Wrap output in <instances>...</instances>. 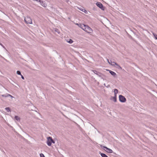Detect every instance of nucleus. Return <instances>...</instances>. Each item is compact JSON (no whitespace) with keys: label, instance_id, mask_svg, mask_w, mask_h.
Segmentation results:
<instances>
[{"label":"nucleus","instance_id":"nucleus-7","mask_svg":"<svg viewBox=\"0 0 157 157\" xmlns=\"http://www.w3.org/2000/svg\"><path fill=\"white\" fill-rule=\"evenodd\" d=\"M97 6L102 10H104V7L102 4L100 2H97L96 4Z\"/></svg>","mask_w":157,"mask_h":157},{"label":"nucleus","instance_id":"nucleus-20","mask_svg":"<svg viewBox=\"0 0 157 157\" xmlns=\"http://www.w3.org/2000/svg\"><path fill=\"white\" fill-rule=\"evenodd\" d=\"M55 31L56 33H57L58 34H59L60 32L59 31V30L57 29H55Z\"/></svg>","mask_w":157,"mask_h":157},{"label":"nucleus","instance_id":"nucleus-9","mask_svg":"<svg viewBox=\"0 0 157 157\" xmlns=\"http://www.w3.org/2000/svg\"><path fill=\"white\" fill-rule=\"evenodd\" d=\"M78 8L80 10L82 11L83 12H84L86 14H87L88 13L87 11L85 9H84L83 8L78 7Z\"/></svg>","mask_w":157,"mask_h":157},{"label":"nucleus","instance_id":"nucleus-26","mask_svg":"<svg viewBox=\"0 0 157 157\" xmlns=\"http://www.w3.org/2000/svg\"><path fill=\"white\" fill-rule=\"evenodd\" d=\"M40 157H45L44 155L42 153H41L40 154Z\"/></svg>","mask_w":157,"mask_h":157},{"label":"nucleus","instance_id":"nucleus-30","mask_svg":"<svg viewBox=\"0 0 157 157\" xmlns=\"http://www.w3.org/2000/svg\"><path fill=\"white\" fill-rule=\"evenodd\" d=\"M107 59V61H108V63H109L110 61H109V59Z\"/></svg>","mask_w":157,"mask_h":157},{"label":"nucleus","instance_id":"nucleus-4","mask_svg":"<svg viewBox=\"0 0 157 157\" xmlns=\"http://www.w3.org/2000/svg\"><path fill=\"white\" fill-rule=\"evenodd\" d=\"M101 147H102V148H103L104 150L105 151L107 152L110 153H112L113 152V151L111 149L109 148L106 147L105 146H101Z\"/></svg>","mask_w":157,"mask_h":157},{"label":"nucleus","instance_id":"nucleus-5","mask_svg":"<svg viewBox=\"0 0 157 157\" xmlns=\"http://www.w3.org/2000/svg\"><path fill=\"white\" fill-rule=\"evenodd\" d=\"M119 100L122 102H124L126 100L125 98L122 95H120L119 96Z\"/></svg>","mask_w":157,"mask_h":157},{"label":"nucleus","instance_id":"nucleus-17","mask_svg":"<svg viewBox=\"0 0 157 157\" xmlns=\"http://www.w3.org/2000/svg\"><path fill=\"white\" fill-rule=\"evenodd\" d=\"M101 155L102 157H108L104 153H101Z\"/></svg>","mask_w":157,"mask_h":157},{"label":"nucleus","instance_id":"nucleus-14","mask_svg":"<svg viewBox=\"0 0 157 157\" xmlns=\"http://www.w3.org/2000/svg\"><path fill=\"white\" fill-rule=\"evenodd\" d=\"M117 68L119 69H121L122 68L119 65H118V64L116 63V64L115 65V66L114 67Z\"/></svg>","mask_w":157,"mask_h":157},{"label":"nucleus","instance_id":"nucleus-15","mask_svg":"<svg viewBox=\"0 0 157 157\" xmlns=\"http://www.w3.org/2000/svg\"><path fill=\"white\" fill-rule=\"evenodd\" d=\"M15 119L17 121H19L20 120V118L17 116H15L14 117Z\"/></svg>","mask_w":157,"mask_h":157},{"label":"nucleus","instance_id":"nucleus-28","mask_svg":"<svg viewBox=\"0 0 157 157\" xmlns=\"http://www.w3.org/2000/svg\"><path fill=\"white\" fill-rule=\"evenodd\" d=\"M21 78L22 79H25L24 77L22 75H21Z\"/></svg>","mask_w":157,"mask_h":157},{"label":"nucleus","instance_id":"nucleus-24","mask_svg":"<svg viewBox=\"0 0 157 157\" xmlns=\"http://www.w3.org/2000/svg\"><path fill=\"white\" fill-rule=\"evenodd\" d=\"M17 74H18V75H21L20 71H17Z\"/></svg>","mask_w":157,"mask_h":157},{"label":"nucleus","instance_id":"nucleus-13","mask_svg":"<svg viewBox=\"0 0 157 157\" xmlns=\"http://www.w3.org/2000/svg\"><path fill=\"white\" fill-rule=\"evenodd\" d=\"M97 75H98L99 77H101V78H103V77L104 75L101 73L98 72Z\"/></svg>","mask_w":157,"mask_h":157},{"label":"nucleus","instance_id":"nucleus-12","mask_svg":"<svg viewBox=\"0 0 157 157\" xmlns=\"http://www.w3.org/2000/svg\"><path fill=\"white\" fill-rule=\"evenodd\" d=\"M77 25L82 29H83V28L84 27L85 25L84 24H77Z\"/></svg>","mask_w":157,"mask_h":157},{"label":"nucleus","instance_id":"nucleus-10","mask_svg":"<svg viewBox=\"0 0 157 157\" xmlns=\"http://www.w3.org/2000/svg\"><path fill=\"white\" fill-rule=\"evenodd\" d=\"M111 100H113L115 102H116L117 101V96L114 95V97H112Z\"/></svg>","mask_w":157,"mask_h":157},{"label":"nucleus","instance_id":"nucleus-11","mask_svg":"<svg viewBox=\"0 0 157 157\" xmlns=\"http://www.w3.org/2000/svg\"><path fill=\"white\" fill-rule=\"evenodd\" d=\"M77 25L82 29H83V28L84 27L85 25L84 24H77Z\"/></svg>","mask_w":157,"mask_h":157},{"label":"nucleus","instance_id":"nucleus-25","mask_svg":"<svg viewBox=\"0 0 157 157\" xmlns=\"http://www.w3.org/2000/svg\"><path fill=\"white\" fill-rule=\"evenodd\" d=\"M93 71L95 73V74L97 75L98 73V72L97 71H96L95 70H93Z\"/></svg>","mask_w":157,"mask_h":157},{"label":"nucleus","instance_id":"nucleus-23","mask_svg":"<svg viewBox=\"0 0 157 157\" xmlns=\"http://www.w3.org/2000/svg\"><path fill=\"white\" fill-rule=\"evenodd\" d=\"M6 110L7 111V112H8L10 111V109L9 108V107H6L5 108Z\"/></svg>","mask_w":157,"mask_h":157},{"label":"nucleus","instance_id":"nucleus-8","mask_svg":"<svg viewBox=\"0 0 157 157\" xmlns=\"http://www.w3.org/2000/svg\"><path fill=\"white\" fill-rule=\"evenodd\" d=\"M39 2L44 7H46L47 6V4L45 2H43L40 0H39Z\"/></svg>","mask_w":157,"mask_h":157},{"label":"nucleus","instance_id":"nucleus-32","mask_svg":"<svg viewBox=\"0 0 157 157\" xmlns=\"http://www.w3.org/2000/svg\"><path fill=\"white\" fill-rule=\"evenodd\" d=\"M0 45H2L3 47H4L0 43Z\"/></svg>","mask_w":157,"mask_h":157},{"label":"nucleus","instance_id":"nucleus-22","mask_svg":"<svg viewBox=\"0 0 157 157\" xmlns=\"http://www.w3.org/2000/svg\"><path fill=\"white\" fill-rule=\"evenodd\" d=\"M67 42L69 43L70 44H71L73 43V41L71 39L69 40L68 41H67Z\"/></svg>","mask_w":157,"mask_h":157},{"label":"nucleus","instance_id":"nucleus-2","mask_svg":"<svg viewBox=\"0 0 157 157\" xmlns=\"http://www.w3.org/2000/svg\"><path fill=\"white\" fill-rule=\"evenodd\" d=\"M54 144L55 142L52 139V138L51 137H48L47 138V144L48 146H50L51 145L52 143Z\"/></svg>","mask_w":157,"mask_h":157},{"label":"nucleus","instance_id":"nucleus-3","mask_svg":"<svg viewBox=\"0 0 157 157\" xmlns=\"http://www.w3.org/2000/svg\"><path fill=\"white\" fill-rule=\"evenodd\" d=\"M25 21L27 24H32V20L30 17L27 16L25 18Z\"/></svg>","mask_w":157,"mask_h":157},{"label":"nucleus","instance_id":"nucleus-29","mask_svg":"<svg viewBox=\"0 0 157 157\" xmlns=\"http://www.w3.org/2000/svg\"><path fill=\"white\" fill-rule=\"evenodd\" d=\"M113 62L111 61H110L109 63L111 65V63Z\"/></svg>","mask_w":157,"mask_h":157},{"label":"nucleus","instance_id":"nucleus-21","mask_svg":"<svg viewBox=\"0 0 157 157\" xmlns=\"http://www.w3.org/2000/svg\"><path fill=\"white\" fill-rule=\"evenodd\" d=\"M116 63H115V62H113L111 63V65H112L114 67H115V65L116 64Z\"/></svg>","mask_w":157,"mask_h":157},{"label":"nucleus","instance_id":"nucleus-19","mask_svg":"<svg viewBox=\"0 0 157 157\" xmlns=\"http://www.w3.org/2000/svg\"><path fill=\"white\" fill-rule=\"evenodd\" d=\"M8 94H2L1 95V96L2 97H9V96L8 95Z\"/></svg>","mask_w":157,"mask_h":157},{"label":"nucleus","instance_id":"nucleus-31","mask_svg":"<svg viewBox=\"0 0 157 157\" xmlns=\"http://www.w3.org/2000/svg\"><path fill=\"white\" fill-rule=\"evenodd\" d=\"M33 1H38L39 2V0H33Z\"/></svg>","mask_w":157,"mask_h":157},{"label":"nucleus","instance_id":"nucleus-27","mask_svg":"<svg viewBox=\"0 0 157 157\" xmlns=\"http://www.w3.org/2000/svg\"><path fill=\"white\" fill-rule=\"evenodd\" d=\"M8 95L9 96V97L10 96V97L12 98H13V97L10 94H9Z\"/></svg>","mask_w":157,"mask_h":157},{"label":"nucleus","instance_id":"nucleus-18","mask_svg":"<svg viewBox=\"0 0 157 157\" xmlns=\"http://www.w3.org/2000/svg\"><path fill=\"white\" fill-rule=\"evenodd\" d=\"M152 34L153 35L155 38V39L157 40V35L153 32H152Z\"/></svg>","mask_w":157,"mask_h":157},{"label":"nucleus","instance_id":"nucleus-16","mask_svg":"<svg viewBox=\"0 0 157 157\" xmlns=\"http://www.w3.org/2000/svg\"><path fill=\"white\" fill-rule=\"evenodd\" d=\"M114 95L117 96V94L118 93V90L117 89H115L114 90Z\"/></svg>","mask_w":157,"mask_h":157},{"label":"nucleus","instance_id":"nucleus-1","mask_svg":"<svg viewBox=\"0 0 157 157\" xmlns=\"http://www.w3.org/2000/svg\"><path fill=\"white\" fill-rule=\"evenodd\" d=\"M82 29L88 33H92L93 32V30L91 28L86 25H84V27Z\"/></svg>","mask_w":157,"mask_h":157},{"label":"nucleus","instance_id":"nucleus-6","mask_svg":"<svg viewBox=\"0 0 157 157\" xmlns=\"http://www.w3.org/2000/svg\"><path fill=\"white\" fill-rule=\"evenodd\" d=\"M106 70L107 71H109L110 73L115 78L117 77V74L115 72L108 69H106Z\"/></svg>","mask_w":157,"mask_h":157}]
</instances>
